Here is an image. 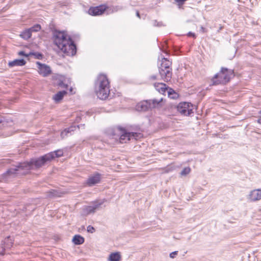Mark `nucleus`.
I'll use <instances>...</instances> for the list:
<instances>
[{
  "instance_id": "dca6fc26",
  "label": "nucleus",
  "mask_w": 261,
  "mask_h": 261,
  "mask_svg": "<svg viewBox=\"0 0 261 261\" xmlns=\"http://www.w3.org/2000/svg\"><path fill=\"white\" fill-rule=\"evenodd\" d=\"M26 64V62L24 59H15L12 61L9 62L8 65L9 67L22 66Z\"/></svg>"
},
{
  "instance_id": "ddd939ff",
  "label": "nucleus",
  "mask_w": 261,
  "mask_h": 261,
  "mask_svg": "<svg viewBox=\"0 0 261 261\" xmlns=\"http://www.w3.org/2000/svg\"><path fill=\"white\" fill-rule=\"evenodd\" d=\"M100 174L99 173H95L94 175L90 176L87 180V184L89 186H92L100 181Z\"/></svg>"
},
{
  "instance_id": "58836bf2",
  "label": "nucleus",
  "mask_w": 261,
  "mask_h": 261,
  "mask_svg": "<svg viewBox=\"0 0 261 261\" xmlns=\"http://www.w3.org/2000/svg\"><path fill=\"white\" fill-rule=\"evenodd\" d=\"M136 15L140 18V14L138 11L136 12Z\"/></svg>"
},
{
  "instance_id": "5701e85b",
  "label": "nucleus",
  "mask_w": 261,
  "mask_h": 261,
  "mask_svg": "<svg viewBox=\"0 0 261 261\" xmlns=\"http://www.w3.org/2000/svg\"><path fill=\"white\" fill-rule=\"evenodd\" d=\"M4 243L6 244L5 248H10L12 246V240L10 237H7L4 241Z\"/></svg>"
},
{
  "instance_id": "f704fd0d",
  "label": "nucleus",
  "mask_w": 261,
  "mask_h": 261,
  "mask_svg": "<svg viewBox=\"0 0 261 261\" xmlns=\"http://www.w3.org/2000/svg\"><path fill=\"white\" fill-rule=\"evenodd\" d=\"M160 22H158L156 20H154L153 21V25L154 26H160L161 25Z\"/></svg>"
},
{
  "instance_id": "7c9ffc66",
  "label": "nucleus",
  "mask_w": 261,
  "mask_h": 261,
  "mask_svg": "<svg viewBox=\"0 0 261 261\" xmlns=\"http://www.w3.org/2000/svg\"><path fill=\"white\" fill-rule=\"evenodd\" d=\"M177 252H178V251H174V252H171L170 254V257L172 258H174L175 257V256L177 254Z\"/></svg>"
},
{
  "instance_id": "a19ab883",
  "label": "nucleus",
  "mask_w": 261,
  "mask_h": 261,
  "mask_svg": "<svg viewBox=\"0 0 261 261\" xmlns=\"http://www.w3.org/2000/svg\"><path fill=\"white\" fill-rule=\"evenodd\" d=\"M72 88H70V91L71 92L72 91Z\"/></svg>"
},
{
  "instance_id": "f8f14e48",
  "label": "nucleus",
  "mask_w": 261,
  "mask_h": 261,
  "mask_svg": "<svg viewBox=\"0 0 261 261\" xmlns=\"http://www.w3.org/2000/svg\"><path fill=\"white\" fill-rule=\"evenodd\" d=\"M247 199L251 202L258 201L261 199V189H257L250 191L247 196Z\"/></svg>"
},
{
  "instance_id": "72a5a7b5",
  "label": "nucleus",
  "mask_w": 261,
  "mask_h": 261,
  "mask_svg": "<svg viewBox=\"0 0 261 261\" xmlns=\"http://www.w3.org/2000/svg\"><path fill=\"white\" fill-rule=\"evenodd\" d=\"M160 22H158L156 20H154L153 21V25L154 26H160L161 25Z\"/></svg>"
},
{
  "instance_id": "c85d7f7f",
  "label": "nucleus",
  "mask_w": 261,
  "mask_h": 261,
  "mask_svg": "<svg viewBox=\"0 0 261 261\" xmlns=\"http://www.w3.org/2000/svg\"><path fill=\"white\" fill-rule=\"evenodd\" d=\"M81 120V113H77L76 114V119H75V122L76 123H79Z\"/></svg>"
},
{
  "instance_id": "c756f323",
  "label": "nucleus",
  "mask_w": 261,
  "mask_h": 261,
  "mask_svg": "<svg viewBox=\"0 0 261 261\" xmlns=\"http://www.w3.org/2000/svg\"><path fill=\"white\" fill-rule=\"evenodd\" d=\"M58 85L61 87V88H66L67 87V85L66 84H65L63 82H60V83H59Z\"/></svg>"
},
{
  "instance_id": "f03ea898",
  "label": "nucleus",
  "mask_w": 261,
  "mask_h": 261,
  "mask_svg": "<svg viewBox=\"0 0 261 261\" xmlns=\"http://www.w3.org/2000/svg\"><path fill=\"white\" fill-rule=\"evenodd\" d=\"M53 38L55 44L64 53L71 56L75 55L76 46L65 32L56 30L53 33Z\"/></svg>"
},
{
  "instance_id": "2f4dec72",
  "label": "nucleus",
  "mask_w": 261,
  "mask_h": 261,
  "mask_svg": "<svg viewBox=\"0 0 261 261\" xmlns=\"http://www.w3.org/2000/svg\"><path fill=\"white\" fill-rule=\"evenodd\" d=\"M18 55L20 56H23L25 57H28L29 55L26 54L24 51H20L18 53Z\"/></svg>"
},
{
  "instance_id": "c9c22d12",
  "label": "nucleus",
  "mask_w": 261,
  "mask_h": 261,
  "mask_svg": "<svg viewBox=\"0 0 261 261\" xmlns=\"http://www.w3.org/2000/svg\"><path fill=\"white\" fill-rule=\"evenodd\" d=\"M167 91H168V92H170L171 91V93H173V92H175L171 88H169V89H168Z\"/></svg>"
},
{
  "instance_id": "393cba45",
  "label": "nucleus",
  "mask_w": 261,
  "mask_h": 261,
  "mask_svg": "<svg viewBox=\"0 0 261 261\" xmlns=\"http://www.w3.org/2000/svg\"><path fill=\"white\" fill-rule=\"evenodd\" d=\"M191 171V168L189 167H185L183 169V170L180 172V175L181 176H186L188 175Z\"/></svg>"
},
{
  "instance_id": "4c0bfd02",
  "label": "nucleus",
  "mask_w": 261,
  "mask_h": 261,
  "mask_svg": "<svg viewBox=\"0 0 261 261\" xmlns=\"http://www.w3.org/2000/svg\"><path fill=\"white\" fill-rule=\"evenodd\" d=\"M257 122L261 124V117L259 118L257 120Z\"/></svg>"
},
{
  "instance_id": "9b49d317",
  "label": "nucleus",
  "mask_w": 261,
  "mask_h": 261,
  "mask_svg": "<svg viewBox=\"0 0 261 261\" xmlns=\"http://www.w3.org/2000/svg\"><path fill=\"white\" fill-rule=\"evenodd\" d=\"M107 8L106 5H100L95 7H91L88 10V13L92 16L100 15L104 13Z\"/></svg>"
},
{
  "instance_id": "6ab92c4d",
  "label": "nucleus",
  "mask_w": 261,
  "mask_h": 261,
  "mask_svg": "<svg viewBox=\"0 0 261 261\" xmlns=\"http://www.w3.org/2000/svg\"><path fill=\"white\" fill-rule=\"evenodd\" d=\"M72 242L75 245H81L84 242V238L80 235H75L73 239Z\"/></svg>"
},
{
  "instance_id": "412c9836",
  "label": "nucleus",
  "mask_w": 261,
  "mask_h": 261,
  "mask_svg": "<svg viewBox=\"0 0 261 261\" xmlns=\"http://www.w3.org/2000/svg\"><path fill=\"white\" fill-rule=\"evenodd\" d=\"M32 35V33L30 31V30L27 29L23 31L20 35V37L25 39L28 40L29 39Z\"/></svg>"
},
{
  "instance_id": "4468645a",
  "label": "nucleus",
  "mask_w": 261,
  "mask_h": 261,
  "mask_svg": "<svg viewBox=\"0 0 261 261\" xmlns=\"http://www.w3.org/2000/svg\"><path fill=\"white\" fill-rule=\"evenodd\" d=\"M154 87L156 91L163 94L168 90L166 85L162 83H154Z\"/></svg>"
},
{
  "instance_id": "2eb2a0df",
  "label": "nucleus",
  "mask_w": 261,
  "mask_h": 261,
  "mask_svg": "<svg viewBox=\"0 0 261 261\" xmlns=\"http://www.w3.org/2000/svg\"><path fill=\"white\" fill-rule=\"evenodd\" d=\"M64 192L56 189H53L47 192V196L49 198H55L61 197Z\"/></svg>"
},
{
  "instance_id": "20e7f679",
  "label": "nucleus",
  "mask_w": 261,
  "mask_h": 261,
  "mask_svg": "<svg viewBox=\"0 0 261 261\" xmlns=\"http://www.w3.org/2000/svg\"><path fill=\"white\" fill-rule=\"evenodd\" d=\"M234 76L233 70L222 67L220 71L212 79L213 85L226 84Z\"/></svg>"
},
{
  "instance_id": "ea45409f",
  "label": "nucleus",
  "mask_w": 261,
  "mask_h": 261,
  "mask_svg": "<svg viewBox=\"0 0 261 261\" xmlns=\"http://www.w3.org/2000/svg\"><path fill=\"white\" fill-rule=\"evenodd\" d=\"M84 125H85L84 124H83V125H82V124H81V127H83L84 128Z\"/></svg>"
},
{
  "instance_id": "a211bd4d",
  "label": "nucleus",
  "mask_w": 261,
  "mask_h": 261,
  "mask_svg": "<svg viewBox=\"0 0 261 261\" xmlns=\"http://www.w3.org/2000/svg\"><path fill=\"white\" fill-rule=\"evenodd\" d=\"M66 93L65 90L59 91L54 96L53 99L56 102H59Z\"/></svg>"
},
{
  "instance_id": "1a4fd4ad",
  "label": "nucleus",
  "mask_w": 261,
  "mask_h": 261,
  "mask_svg": "<svg viewBox=\"0 0 261 261\" xmlns=\"http://www.w3.org/2000/svg\"><path fill=\"white\" fill-rule=\"evenodd\" d=\"M192 108L193 106L191 103L180 102L177 106V110L182 115L190 116L193 113Z\"/></svg>"
},
{
  "instance_id": "423d86ee",
  "label": "nucleus",
  "mask_w": 261,
  "mask_h": 261,
  "mask_svg": "<svg viewBox=\"0 0 261 261\" xmlns=\"http://www.w3.org/2000/svg\"><path fill=\"white\" fill-rule=\"evenodd\" d=\"M120 137L119 141L121 143H125L128 141L134 139L137 140L138 138H141L142 135L140 133L135 132H127L125 129L120 128Z\"/></svg>"
},
{
  "instance_id": "473e14b6",
  "label": "nucleus",
  "mask_w": 261,
  "mask_h": 261,
  "mask_svg": "<svg viewBox=\"0 0 261 261\" xmlns=\"http://www.w3.org/2000/svg\"><path fill=\"white\" fill-rule=\"evenodd\" d=\"M187 35L190 37H193L194 38L196 37L195 34L191 32H189Z\"/></svg>"
},
{
  "instance_id": "b1692460",
  "label": "nucleus",
  "mask_w": 261,
  "mask_h": 261,
  "mask_svg": "<svg viewBox=\"0 0 261 261\" xmlns=\"http://www.w3.org/2000/svg\"><path fill=\"white\" fill-rule=\"evenodd\" d=\"M40 29H41V26H40V25H39L38 24H35L29 29V30H30V31L31 33L33 32H38L40 30Z\"/></svg>"
},
{
  "instance_id": "39448f33",
  "label": "nucleus",
  "mask_w": 261,
  "mask_h": 261,
  "mask_svg": "<svg viewBox=\"0 0 261 261\" xmlns=\"http://www.w3.org/2000/svg\"><path fill=\"white\" fill-rule=\"evenodd\" d=\"M161 63L159 67V71L161 79L165 82L170 81L172 77V68L171 67L172 62L167 58L161 56Z\"/></svg>"
},
{
  "instance_id": "aec40b11",
  "label": "nucleus",
  "mask_w": 261,
  "mask_h": 261,
  "mask_svg": "<svg viewBox=\"0 0 261 261\" xmlns=\"http://www.w3.org/2000/svg\"><path fill=\"white\" fill-rule=\"evenodd\" d=\"M121 256L118 252L112 253L109 255L110 261H119Z\"/></svg>"
},
{
  "instance_id": "79ce46f5",
  "label": "nucleus",
  "mask_w": 261,
  "mask_h": 261,
  "mask_svg": "<svg viewBox=\"0 0 261 261\" xmlns=\"http://www.w3.org/2000/svg\"><path fill=\"white\" fill-rule=\"evenodd\" d=\"M77 127L80 128V125H77Z\"/></svg>"
},
{
  "instance_id": "bb28decb",
  "label": "nucleus",
  "mask_w": 261,
  "mask_h": 261,
  "mask_svg": "<svg viewBox=\"0 0 261 261\" xmlns=\"http://www.w3.org/2000/svg\"><path fill=\"white\" fill-rule=\"evenodd\" d=\"M32 54L35 56L36 59H41L42 58V55L39 53H32Z\"/></svg>"
},
{
  "instance_id": "e433bc0d",
  "label": "nucleus",
  "mask_w": 261,
  "mask_h": 261,
  "mask_svg": "<svg viewBox=\"0 0 261 261\" xmlns=\"http://www.w3.org/2000/svg\"><path fill=\"white\" fill-rule=\"evenodd\" d=\"M151 79H152V80H155L156 79V76L155 75H152L151 76Z\"/></svg>"
},
{
  "instance_id": "0eeeda50",
  "label": "nucleus",
  "mask_w": 261,
  "mask_h": 261,
  "mask_svg": "<svg viewBox=\"0 0 261 261\" xmlns=\"http://www.w3.org/2000/svg\"><path fill=\"white\" fill-rule=\"evenodd\" d=\"M162 100L163 98L146 100L139 103L138 107H140L141 111H145L148 109H152L158 107L160 105V103Z\"/></svg>"
},
{
  "instance_id": "6e6552de",
  "label": "nucleus",
  "mask_w": 261,
  "mask_h": 261,
  "mask_svg": "<svg viewBox=\"0 0 261 261\" xmlns=\"http://www.w3.org/2000/svg\"><path fill=\"white\" fill-rule=\"evenodd\" d=\"M104 202L105 200L103 199L93 202L90 205L85 206L84 209L85 213L87 215L94 213L100 209Z\"/></svg>"
},
{
  "instance_id": "f257e3e1",
  "label": "nucleus",
  "mask_w": 261,
  "mask_h": 261,
  "mask_svg": "<svg viewBox=\"0 0 261 261\" xmlns=\"http://www.w3.org/2000/svg\"><path fill=\"white\" fill-rule=\"evenodd\" d=\"M51 154H46L39 158L32 159L30 162L19 163L14 168L8 169L3 174V176L7 180L17 174H25L30 170L36 169L42 167L46 162L51 161Z\"/></svg>"
},
{
  "instance_id": "f3484780",
  "label": "nucleus",
  "mask_w": 261,
  "mask_h": 261,
  "mask_svg": "<svg viewBox=\"0 0 261 261\" xmlns=\"http://www.w3.org/2000/svg\"><path fill=\"white\" fill-rule=\"evenodd\" d=\"M76 128L75 126L72 125L70 127L65 129L61 133V137L62 139L68 136V134H71Z\"/></svg>"
},
{
  "instance_id": "cd10ccee",
  "label": "nucleus",
  "mask_w": 261,
  "mask_h": 261,
  "mask_svg": "<svg viewBox=\"0 0 261 261\" xmlns=\"http://www.w3.org/2000/svg\"><path fill=\"white\" fill-rule=\"evenodd\" d=\"M95 231L94 228L91 225H89L87 227V231L90 233H93Z\"/></svg>"
},
{
  "instance_id": "7ed1b4c3",
  "label": "nucleus",
  "mask_w": 261,
  "mask_h": 261,
  "mask_svg": "<svg viewBox=\"0 0 261 261\" xmlns=\"http://www.w3.org/2000/svg\"><path fill=\"white\" fill-rule=\"evenodd\" d=\"M95 91L98 98L106 99L110 94V83L105 74H100L95 83Z\"/></svg>"
},
{
  "instance_id": "4be33fe9",
  "label": "nucleus",
  "mask_w": 261,
  "mask_h": 261,
  "mask_svg": "<svg viewBox=\"0 0 261 261\" xmlns=\"http://www.w3.org/2000/svg\"><path fill=\"white\" fill-rule=\"evenodd\" d=\"M63 151L62 150H58L47 153V154H51V160L54 159L56 157H60L63 155Z\"/></svg>"
},
{
  "instance_id": "9d476101",
  "label": "nucleus",
  "mask_w": 261,
  "mask_h": 261,
  "mask_svg": "<svg viewBox=\"0 0 261 261\" xmlns=\"http://www.w3.org/2000/svg\"><path fill=\"white\" fill-rule=\"evenodd\" d=\"M37 65L39 74L43 76H47L51 73V70L49 66L41 63L39 62H37Z\"/></svg>"
},
{
  "instance_id": "a878e982",
  "label": "nucleus",
  "mask_w": 261,
  "mask_h": 261,
  "mask_svg": "<svg viewBox=\"0 0 261 261\" xmlns=\"http://www.w3.org/2000/svg\"><path fill=\"white\" fill-rule=\"evenodd\" d=\"M168 96L171 99H176L178 97V94L176 92H173V93H171L170 92H168Z\"/></svg>"
}]
</instances>
